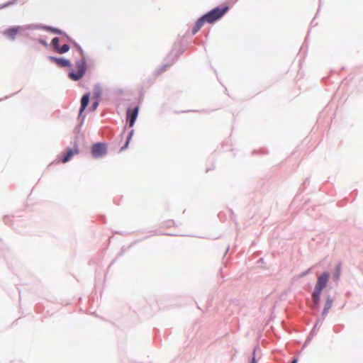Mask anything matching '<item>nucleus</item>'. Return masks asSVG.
<instances>
[{
  "label": "nucleus",
  "mask_w": 363,
  "mask_h": 363,
  "mask_svg": "<svg viewBox=\"0 0 363 363\" xmlns=\"http://www.w3.org/2000/svg\"><path fill=\"white\" fill-rule=\"evenodd\" d=\"M330 274L328 272H323L318 278L317 282L315 285L314 290L312 293V309L316 312L320 313V315L318 318L315 323L313 325L314 329L317 331L320 329L322 325L324 320L328 315L329 309L333 306V298L330 294H327L325 295V302L324 305V308L320 311V296L324 289V288L327 286V284L329 281Z\"/></svg>",
  "instance_id": "nucleus-1"
},
{
  "label": "nucleus",
  "mask_w": 363,
  "mask_h": 363,
  "mask_svg": "<svg viewBox=\"0 0 363 363\" xmlns=\"http://www.w3.org/2000/svg\"><path fill=\"white\" fill-rule=\"evenodd\" d=\"M96 66V60L86 56L74 60V65L67 70L68 78L73 82H79L84 77H91Z\"/></svg>",
  "instance_id": "nucleus-2"
},
{
  "label": "nucleus",
  "mask_w": 363,
  "mask_h": 363,
  "mask_svg": "<svg viewBox=\"0 0 363 363\" xmlns=\"http://www.w3.org/2000/svg\"><path fill=\"white\" fill-rule=\"evenodd\" d=\"M73 134L74 135V139L71 141L72 147L67 146L64 151L57 155L56 158L48 164V167L53 164L67 163L72 160L74 156L79 153V146L81 141L84 140V134L82 132V129L78 130L76 128H74Z\"/></svg>",
  "instance_id": "nucleus-3"
},
{
  "label": "nucleus",
  "mask_w": 363,
  "mask_h": 363,
  "mask_svg": "<svg viewBox=\"0 0 363 363\" xmlns=\"http://www.w3.org/2000/svg\"><path fill=\"white\" fill-rule=\"evenodd\" d=\"M182 55V37L179 34L177 40L172 47L171 50L163 59L162 64L157 68L153 74L158 77L174 65Z\"/></svg>",
  "instance_id": "nucleus-4"
},
{
  "label": "nucleus",
  "mask_w": 363,
  "mask_h": 363,
  "mask_svg": "<svg viewBox=\"0 0 363 363\" xmlns=\"http://www.w3.org/2000/svg\"><path fill=\"white\" fill-rule=\"evenodd\" d=\"M140 106L138 104L130 103L125 109V124L123 126L119 135L120 140H123L125 131L128 128H133L140 113Z\"/></svg>",
  "instance_id": "nucleus-5"
},
{
  "label": "nucleus",
  "mask_w": 363,
  "mask_h": 363,
  "mask_svg": "<svg viewBox=\"0 0 363 363\" xmlns=\"http://www.w3.org/2000/svg\"><path fill=\"white\" fill-rule=\"evenodd\" d=\"M91 97V91H87L84 93V94L82 96V97L80 99V106L79 108L78 115H77V118L78 123L74 126V128H77L78 130L82 129V128L84 123V121H85L86 114L88 113H89V111L87 110V108L89 107V106L90 104Z\"/></svg>",
  "instance_id": "nucleus-6"
},
{
  "label": "nucleus",
  "mask_w": 363,
  "mask_h": 363,
  "mask_svg": "<svg viewBox=\"0 0 363 363\" xmlns=\"http://www.w3.org/2000/svg\"><path fill=\"white\" fill-rule=\"evenodd\" d=\"M182 299L179 295L168 294L157 300V304L160 310H171L181 306Z\"/></svg>",
  "instance_id": "nucleus-7"
},
{
  "label": "nucleus",
  "mask_w": 363,
  "mask_h": 363,
  "mask_svg": "<svg viewBox=\"0 0 363 363\" xmlns=\"http://www.w3.org/2000/svg\"><path fill=\"white\" fill-rule=\"evenodd\" d=\"M90 155L93 159L98 160L106 157L108 153V143L104 141L94 142L91 144Z\"/></svg>",
  "instance_id": "nucleus-8"
},
{
  "label": "nucleus",
  "mask_w": 363,
  "mask_h": 363,
  "mask_svg": "<svg viewBox=\"0 0 363 363\" xmlns=\"http://www.w3.org/2000/svg\"><path fill=\"white\" fill-rule=\"evenodd\" d=\"M228 6H224L222 7L216 6L210 10L206 13L203 14L205 18L206 19V23H213L216 21L220 19L228 11Z\"/></svg>",
  "instance_id": "nucleus-9"
},
{
  "label": "nucleus",
  "mask_w": 363,
  "mask_h": 363,
  "mask_svg": "<svg viewBox=\"0 0 363 363\" xmlns=\"http://www.w3.org/2000/svg\"><path fill=\"white\" fill-rule=\"evenodd\" d=\"M47 59L60 68H68L70 70L72 67L71 60L63 56L48 55Z\"/></svg>",
  "instance_id": "nucleus-10"
},
{
  "label": "nucleus",
  "mask_w": 363,
  "mask_h": 363,
  "mask_svg": "<svg viewBox=\"0 0 363 363\" xmlns=\"http://www.w3.org/2000/svg\"><path fill=\"white\" fill-rule=\"evenodd\" d=\"M150 237V235H146L145 236L144 238H141V239H138V240H135L133 241H132L130 245L127 247L125 246H122L120 249V251L116 255V256L115 257V258L111 262V263L109 264L108 267V269H109L116 262V260L121 256L123 255V254L126 252V251H128L130 250L131 247H133V246H135V245H137L138 243L147 239L148 238Z\"/></svg>",
  "instance_id": "nucleus-11"
},
{
  "label": "nucleus",
  "mask_w": 363,
  "mask_h": 363,
  "mask_svg": "<svg viewBox=\"0 0 363 363\" xmlns=\"http://www.w3.org/2000/svg\"><path fill=\"white\" fill-rule=\"evenodd\" d=\"M21 27L19 25L10 26L1 31V33L10 41H14L16 39L18 33Z\"/></svg>",
  "instance_id": "nucleus-12"
},
{
  "label": "nucleus",
  "mask_w": 363,
  "mask_h": 363,
  "mask_svg": "<svg viewBox=\"0 0 363 363\" xmlns=\"http://www.w3.org/2000/svg\"><path fill=\"white\" fill-rule=\"evenodd\" d=\"M19 26L21 27V29L19 30L18 35L23 37V38L30 35L28 30H38V23H28L23 26L19 25Z\"/></svg>",
  "instance_id": "nucleus-13"
},
{
  "label": "nucleus",
  "mask_w": 363,
  "mask_h": 363,
  "mask_svg": "<svg viewBox=\"0 0 363 363\" xmlns=\"http://www.w3.org/2000/svg\"><path fill=\"white\" fill-rule=\"evenodd\" d=\"M128 129L129 130L128 131L125 142L123 145L120 147L119 152H123L129 147L130 143L133 139V137L134 136L135 130L133 128H128Z\"/></svg>",
  "instance_id": "nucleus-14"
},
{
  "label": "nucleus",
  "mask_w": 363,
  "mask_h": 363,
  "mask_svg": "<svg viewBox=\"0 0 363 363\" xmlns=\"http://www.w3.org/2000/svg\"><path fill=\"white\" fill-rule=\"evenodd\" d=\"M20 42L22 44L26 45L28 46L29 48H33L35 50H38V48L37 47V45L35 43V38L32 37L31 35H30L27 38L21 39Z\"/></svg>",
  "instance_id": "nucleus-15"
},
{
  "label": "nucleus",
  "mask_w": 363,
  "mask_h": 363,
  "mask_svg": "<svg viewBox=\"0 0 363 363\" xmlns=\"http://www.w3.org/2000/svg\"><path fill=\"white\" fill-rule=\"evenodd\" d=\"M94 99H102L103 98V89L99 82L94 84L92 90Z\"/></svg>",
  "instance_id": "nucleus-16"
},
{
  "label": "nucleus",
  "mask_w": 363,
  "mask_h": 363,
  "mask_svg": "<svg viewBox=\"0 0 363 363\" xmlns=\"http://www.w3.org/2000/svg\"><path fill=\"white\" fill-rule=\"evenodd\" d=\"M56 29H57V27L51 26V25H46V24H43V23H38V30H45L46 32L50 33L53 35H55Z\"/></svg>",
  "instance_id": "nucleus-17"
},
{
  "label": "nucleus",
  "mask_w": 363,
  "mask_h": 363,
  "mask_svg": "<svg viewBox=\"0 0 363 363\" xmlns=\"http://www.w3.org/2000/svg\"><path fill=\"white\" fill-rule=\"evenodd\" d=\"M206 22V19L205 18L204 16L202 15L195 23L193 29H192V34H196L200 28L204 25V23Z\"/></svg>",
  "instance_id": "nucleus-18"
},
{
  "label": "nucleus",
  "mask_w": 363,
  "mask_h": 363,
  "mask_svg": "<svg viewBox=\"0 0 363 363\" xmlns=\"http://www.w3.org/2000/svg\"><path fill=\"white\" fill-rule=\"evenodd\" d=\"M206 22V19L205 18L204 16L202 15L195 23L193 29H192V34H196L200 28L204 25V23Z\"/></svg>",
  "instance_id": "nucleus-19"
},
{
  "label": "nucleus",
  "mask_w": 363,
  "mask_h": 363,
  "mask_svg": "<svg viewBox=\"0 0 363 363\" xmlns=\"http://www.w3.org/2000/svg\"><path fill=\"white\" fill-rule=\"evenodd\" d=\"M71 48H72L73 52H79L81 57H84L87 56L81 45L78 43L76 40H74L72 43Z\"/></svg>",
  "instance_id": "nucleus-20"
},
{
  "label": "nucleus",
  "mask_w": 363,
  "mask_h": 363,
  "mask_svg": "<svg viewBox=\"0 0 363 363\" xmlns=\"http://www.w3.org/2000/svg\"><path fill=\"white\" fill-rule=\"evenodd\" d=\"M144 97H145L144 88H143V86H140L138 89V96L136 99V101L133 102V103L134 104H138L140 106L144 100Z\"/></svg>",
  "instance_id": "nucleus-21"
},
{
  "label": "nucleus",
  "mask_w": 363,
  "mask_h": 363,
  "mask_svg": "<svg viewBox=\"0 0 363 363\" xmlns=\"http://www.w3.org/2000/svg\"><path fill=\"white\" fill-rule=\"evenodd\" d=\"M71 48V44L70 43H65L62 45H60L58 48H57L56 52L59 54H65L69 51Z\"/></svg>",
  "instance_id": "nucleus-22"
},
{
  "label": "nucleus",
  "mask_w": 363,
  "mask_h": 363,
  "mask_svg": "<svg viewBox=\"0 0 363 363\" xmlns=\"http://www.w3.org/2000/svg\"><path fill=\"white\" fill-rule=\"evenodd\" d=\"M101 100L102 99H94L91 105L90 106H89V107L87 108V110L89 111V112L90 113V112L96 111L98 108Z\"/></svg>",
  "instance_id": "nucleus-23"
},
{
  "label": "nucleus",
  "mask_w": 363,
  "mask_h": 363,
  "mask_svg": "<svg viewBox=\"0 0 363 363\" xmlns=\"http://www.w3.org/2000/svg\"><path fill=\"white\" fill-rule=\"evenodd\" d=\"M153 335H154V342L156 345H161L162 338L160 335V330L157 328L153 329Z\"/></svg>",
  "instance_id": "nucleus-24"
},
{
  "label": "nucleus",
  "mask_w": 363,
  "mask_h": 363,
  "mask_svg": "<svg viewBox=\"0 0 363 363\" xmlns=\"http://www.w3.org/2000/svg\"><path fill=\"white\" fill-rule=\"evenodd\" d=\"M35 42H38L39 44L44 46L46 49H50V45L48 43L45 37H40L38 38H35Z\"/></svg>",
  "instance_id": "nucleus-25"
},
{
  "label": "nucleus",
  "mask_w": 363,
  "mask_h": 363,
  "mask_svg": "<svg viewBox=\"0 0 363 363\" xmlns=\"http://www.w3.org/2000/svg\"><path fill=\"white\" fill-rule=\"evenodd\" d=\"M18 2V0H9L3 4H0V9H3L5 8H7L11 6H13L17 4Z\"/></svg>",
  "instance_id": "nucleus-26"
},
{
  "label": "nucleus",
  "mask_w": 363,
  "mask_h": 363,
  "mask_svg": "<svg viewBox=\"0 0 363 363\" xmlns=\"http://www.w3.org/2000/svg\"><path fill=\"white\" fill-rule=\"evenodd\" d=\"M13 216L5 215L3 217V221L6 225H11L13 224Z\"/></svg>",
  "instance_id": "nucleus-27"
},
{
  "label": "nucleus",
  "mask_w": 363,
  "mask_h": 363,
  "mask_svg": "<svg viewBox=\"0 0 363 363\" xmlns=\"http://www.w3.org/2000/svg\"><path fill=\"white\" fill-rule=\"evenodd\" d=\"M316 333L317 330L313 328L311 330L308 337H307L306 340L304 342L303 347H306L311 342L313 336L316 335Z\"/></svg>",
  "instance_id": "nucleus-28"
},
{
  "label": "nucleus",
  "mask_w": 363,
  "mask_h": 363,
  "mask_svg": "<svg viewBox=\"0 0 363 363\" xmlns=\"http://www.w3.org/2000/svg\"><path fill=\"white\" fill-rule=\"evenodd\" d=\"M54 48L55 49V50H57V48H58L60 47V38L59 37H54L52 39V41H51Z\"/></svg>",
  "instance_id": "nucleus-29"
},
{
  "label": "nucleus",
  "mask_w": 363,
  "mask_h": 363,
  "mask_svg": "<svg viewBox=\"0 0 363 363\" xmlns=\"http://www.w3.org/2000/svg\"><path fill=\"white\" fill-rule=\"evenodd\" d=\"M174 224L173 220H168L162 223V227L170 228Z\"/></svg>",
  "instance_id": "nucleus-30"
},
{
  "label": "nucleus",
  "mask_w": 363,
  "mask_h": 363,
  "mask_svg": "<svg viewBox=\"0 0 363 363\" xmlns=\"http://www.w3.org/2000/svg\"><path fill=\"white\" fill-rule=\"evenodd\" d=\"M62 38H65V40H67L69 43L72 44V43L75 40L71 35H69L67 32H65L63 35V36H62Z\"/></svg>",
  "instance_id": "nucleus-31"
},
{
  "label": "nucleus",
  "mask_w": 363,
  "mask_h": 363,
  "mask_svg": "<svg viewBox=\"0 0 363 363\" xmlns=\"http://www.w3.org/2000/svg\"><path fill=\"white\" fill-rule=\"evenodd\" d=\"M115 235H127L131 234V233L125 232V231H121V230H115L113 232Z\"/></svg>",
  "instance_id": "nucleus-32"
},
{
  "label": "nucleus",
  "mask_w": 363,
  "mask_h": 363,
  "mask_svg": "<svg viewBox=\"0 0 363 363\" xmlns=\"http://www.w3.org/2000/svg\"><path fill=\"white\" fill-rule=\"evenodd\" d=\"M160 235H167V236H182V234L174 233H162Z\"/></svg>",
  "instance_id": "nucleus-33"
},
{
  "label": "nucleus",
  "mask_w": 363,
  "mask_h": 363,
  "mask_svg": "<svg viewBox=\"0 0 363 363\" xmlns=\"http://www.w3.org/2000/svg\"><path fill=\"white\" fill-rule=\"evenodd\" d=\"M65 33V31L64 30L57 27L55 35H57L62 37V36H63Z\"/></svg>",
  "instance_id": "nucleus-34"
},
{
  "label": "nucleus",
  "mask_w": 363,
  "mask_h": 363,
  "mask_svg": "<svg viewBox=\"0 0 363 363\" xmlns=\"http://www.w3.org/2000/svg\"><path fill=\"white\" fill-rule=\"evenodd\" d=\"M122 199H123L122 196L118 197V198L115 197L113 199V203L117 205V206H119L121 204V201Z\"/></svg>",
  "instance_id": "nucleus-35"
},
{
  "label": "nucleus",
  "mask_w": 363,
  "mask_h": 363,
  "mask_svg": "<svg viewBox=\"0 0 363 363\" xmlns=\"http://www.w3.org/2000/svg\"><path fill=\"white\" fill-rule=\"evenodd\" d=\"M19 91H16V92H13V93L11 94L10 95L6 96H4V98H1V99H0V101H4V100H6V99H9L10 97H11V96H13L16 95V94H18Z\"/></svg>",
  "instance_id": "nucleus-36"
},
{
  "label": "nucleus",
  "mask_w": 363,
  "mask_h": 363,
  "mask_svg": "<svg viewBox=\"0 0 363 363\" xmlns=\"http://www.w3.org/2000/svg\"><path fill=\"white\" fill-rule=\"evenodd\" d=\"M311 270V268H309L307 270L303 271V272H301L299 274V277L302 278V277L306 276L307 274H308L310 273Z\"/></svg>",
  "instance_id": "nucleus-37"
},
{
  "label": "nucleus",
  "mask_w": 363,
  "mask_h": 363,
  "mask_svg": "<svg viewBox=\"0 0 363 363\" xmlns=\"http://www.w3.org/2000/svg\"><path fill=\"white\" fill-rule=\"evenodd\" d=\"M340 266H337V268H336V273H335V278L337 279H338L339 278V276H340Z\"/></svg>",
  "instance_id": "nucleus-38"
},
{
  "label": "nucleus",
  "mask_w": 363,
  "mask_h": 363,
  "mask_svg": "<svg viewBox=\"0 0 363 363\" xmlns=\"http://www.w3.org/2000/svg\"><path fill=\"white\" fill-rule=\"evenodd\" d=\"M255 352L256 348H254L250 363H255Z\"/></svg>",
  "instance_id": "nucleus-39"
},
{
  "label": "nucleus",
  "mask_w": 363,
  "mask_h": 363,
  "mask_svg": "<svg viewBox=\"0 0 363 363\" xmlns=\"http://www.w3.org/2000/svg\"><path fill=\"white\" fill-rule=\"evenodd\" d=\"M4 244L3 242L2 239L0 238V250H3L4 249Z\"/></svg>",
  "instance_id": "nucleus-40"
},
{
  "label": "nucleus",
  "mask_w": 363,
  "mask_h": 363,
  "mask_svg": "<svg viewBox=\"0 0 363 363\" xmlns=\"http://www.w3.org/2000/svg\"><path fill=\"white\" fill-rule=\"evenodd\" d=\"M80 85L82 88L89 89L88 86L85 84H81Z\"/></svg>",
  "instance_id": "nucleus-41"
},
{
  "label": "nucleus",
  "mask_w": 363,
  "mask_h": 363,
  "mask_svg": "<svg viewBox=\"0 0 363 363\" xmlns=\"http://www.w3.org/2000/svg\"><path fill=\"white\" fill-rule=\"evenodd\" d=\"M297 362H298V359L297 358H294L291 360V363H297Z\"/></svg>",
  "instance_id": "nucleus-42"
},
{
  "label": "nucleus",
  "mask_w": 363,
  "mask_h": 363,
  "mask_svg": "<svg viewBox=\"0 0 363 363\" xmlns=\"http://www.w3.org/2000/svg\"><path fill=\"white\" fill-rule=\"evenodd\" d=\"M174 113L179 114L182 113V111H174Z\"/></svg>",
  "instance_id": "nucleus-43"
},
{
  "label": "nucleus",
  "mask_w": 363,
  "mask_h": 363,
  "mask_svg": "<svg viewBox=\"0 0 363 363\" xmlns=\"http://www.w3.org/2000/svg\"><path fill=\"white\" fill-rule=\"evenodd\" d=\"M57 300L56 298H52V300L50 301L51 302H55V301Z\"/></svg>",
  "instance_id": "nucleus-44"
},
{
  "label": "nucleus",
  "mask_w": 363,
  "mask_h": 363,
  "mask_svg": "<svg viewBox=\"0 0 363 363\" xmlns=\"http://www.w3.org/2000/svg\"><path fill=\"white\" fill-rule=\"evenodd\" d=\"M57 300L56 298H52V300L50 301L51 302H55V301Z\"/></svg>",
  "instance_id": "nucleus-45"
},
{
  "label": "nucleus",
  "mask_w": 363,
  "mask_h": 363,
  "mask_svg": "<svg viewBox=\"0 0 363 363\" xmlns=\"http://www.w3.org/2000/svg\"><path fill=\"white\" fill-rule=\"evenodd\" d=\"M139 232L141 233H145V230H140Z\"/></svg>",
  "instance_id": "nucleus-46"
},
{
  "label": "nucleus",
  "mask_w": 363,
  "mask_h": 363,
  "mask_svg": "<svg viewBox=\"0 0 363 363\" xmlns=\"http://www.w3.org/2000/svg\"><path fill=\"white\" fill-rule=\"evenodd\" d=\"M228 250H229V247H227V249H226V250L225 252V254H226L228 252Z\"/></svg>",
  "instance_id": "nucleus-47"
}]
</instances>
